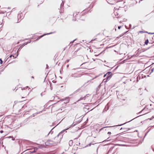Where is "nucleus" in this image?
<instances>
[{"instance_id":"obj_1","label":"nucleus","mask_w":154,"mask_h":154,"mask_svg":"<svg viewBox=\"0 0 154 154\" xmlns=\"http://www.w3.org/2000/svg\"><path fill=\"white\" fill-rule=\"evenodd\" d=\"M68 128H67L66 129L64 130L61 131L60 133L56 137H55L54 139V140L55 141H56L55 142H58V141H60V139L62 137V136H61L59 137L61 135V134H62L63 132H64L66 130H67Z\"/></svg>"},{"instance_id":"obj_2","label":"nucleus","mask_w":154,"mask_h":154,"mask_svg":"<svg viewBox=\"0 0 154 154\" xmlns=\"http://www.w3.org/2000/svg\"><path fill=\"white\" fill-rule=\"evenodd\" d=\"M57 143H58L57 142H54L53 140H48L45 143V145L46 146H50V145H52L54 144H56Z\"/></svg>"},{"instance_id":"obj_3","label":"nucleus","mask_w":154,"mask_h":154,"mask_svg":"<svg viewBox=\"0 0 154 154\" xmlns=\"http://www.w3.org/2000/svg\"><path fill=\"white\" fill-rule=\"evenodd\" d=\"M81 76V75L80 74H73L72 73L71 75V77L77 78L80 77Z\"/></svg>"},{"instance_id":"obj_4","label":"nucleus","mask_w":154,"mask_h":154,"mask_svg":"<svg viewBox=\"0 0 154 154\" xmlns=\"http://www.w3.org/2000/svg\"><path fill=\"white\" fill-rule=\"evenodd\" d=\"M69 97H66L65 98L63 99H62V100L63 101H64V100H66V102H65V103H67L69 101Z\"/></svg>"},{"instance_id":"obj_5","label":"nucleus","mask_w":154,"mask_h":154,"mask_svg":"<svg viewBox=\"0 0 154 154\" xmlns=\"http://www.w3.org/2000/svg\"><path fill=\"white\" fill-rule=\"evenodd\" d=\"M53 32H51L50 33H46V34H44L43 35H41V36H39L38 38L37 39H36V40H38L40 38H42V37H43V36L46 35H49V34H52L53 33Z\"/></svg>"},{"instance_id":"obj_6","label":"nucleus","mask_w":154,"mask_h":154,"mask_svg":"<svg viewBox=\"0 0 154 154\" xmlns=\"http://www.w3.org/2000/svg\"><path fill=\"white\" fill-rule=\"evenodd\" d=\"M53 32H51L50 33H46V34H44L43 35H41V36H39L38 38L37 39H36V40H38L40 38H42V37H43V36L46 35H49V34H52L53 33Z\"/></svg>"},{"instance_id":"obj_7","label":"nucleus","mask_w":154,"mask_h":154,"mask_svg":"<svg viewBox=\"0 0 154 154\" xmlns=\"http://www.w3.org/2000/svg\"><path fill=\"white\" fill-rule=\"evenodd\" d=\"M87 95V94L86 96H85L84 97H81L79 100L77 101H79L80 100H85V97H86V96Z\"/></svg>"},{"instance_id":"obj_8","label":"nucleus","mask_w":154,"mask_h":154,"mask_svg":"<svg viewBox=\"0 0 154 154\" xmlns=\"http://www.w3.org/2000/svg\"><path fill=\"white\" fill-rule=\"evenodd\" d=\"M69 144L70 146H72L73 144V141L72 140H70L69 141Z\"/></svg>"},{"instance_id":"obj_9","label":"nucleus","mask_w":154,"mask_h":154,"mask_svg":"<svg viewBox=\"0 0 154 154\" xmlns=\"http://www.w3.org/2000/svg\"><path fill=\"white\" fill-rule=\"evenodd\" d=\"M128 31L124 32L123 33H122L121 35H120L119 36V37H118V38H119L120 37H122V36L124 35Z\"/></svg>"},{"instance_id":"obj_10","label":"nucleus","mask_w":154,"mask_h":154,"mask_svg":"<svg viewBox=\"0 0 154 154\" xmlns=\"http://www.w3.org/2000/svg\"><path fill=\"white\" fill-rule=\"evenodd\" d=\"M149 40L148 39H147L145 41V44L146 45H147L148 43H149Z\"/></svg>"},{"instance_id":"obj_11","label":"nucleus","mask_w":154,"mask_h":154,"mask_svg":"<svg viewBox=\"0 0 154 154\" xmlns=\"http://www.w3.org/2000/svg\"><path fill=\"white\" fill-rule=\"evenodd\" d=\"M63 5H64L63 2V1H62V2L61 4V5H60V8L61 9H62V8L63 7Z\"/></svg>"},{"instance_id":"obj_12","label":"nucleus","mask_w":154,"mask_h":154,"mask_svg":"<svg viewBox=\"0 0 154 154\" xmlns=\"http://www.w3.org/2000/svg\"><path fill=\"white\" fill-rule=\"evenodd\" d=\"M58 88H63V90H64V87L63 85H59L58 86Z\"/></svg>"},{"instance_id":"obj_13","label":"nucleus","mask_w":154,"mask_h":154,"mask_svg":"<svg viewBox=\"0 0 154 154\" xmlns=\"http://www.w3.org/2000/svg\"><path fill=\"white\" fill-rule=\"evenodd\" d=\"M154 70V68H152L150 70V74Z\"/></svg>"},{"instance_id":"obj_14","label":"nucleus","mask_w":154,"mask_h":154,"mask_svg":"<svg viewBox=\"0 0 154 154\" xmlns=\"http://www.w3.org/2000/svg\"><path fill=\"white\" fill-rule=\"evenodd\" d=\"M78 51V50H77V51H75V52H74V56L75 55H75L78 56V55H79V54H77V52Z\"/></svg>"},{"instance_id":"obj_15","label":"nucleus","mask_w":154,"mask_h":154,"mask_svg":"<svg viewBox=\"0 0 154 154\" xmlns=\"http://www.w3.org/2000/svg\"><path fill=\"white\" fill-rule=\"evenodd\" d=\"M54 128V127L53 128H52V129L51 130V131L49 132V133H48V135L50 134H52L53 133V131H52V129H53Z\"/></svg>"},{"instance_id":"obj_16","label":"nucleus","mask_w":154,"mask_h":154,"mask_svg":"<svg viewBox=\"0 0 154 154\" xmlns=\"http://www.w3.org/2000/svg\"><path fill=\"white\" fill-rule=\"evenodd\" d=\"M38 148L37 147H35L34 148V150L32 152H35L38 149Z\"/></svg>"},{"instance_id":"obj_17","label":"nucleus","mask_w":154,"mask_h":154,"mask_svg":"<svg viewBox=\"0 0 154 154\" xmlns=\"http://www.w3.org/2000/svg\"><path fill=\"white\" fill-rule=\"evenodd\" d=\"M6 12V11H0V14H4Z\"/></svg>"},{"instance_id":"obj_18","label":"nucleus","mask_w":154,"mask_h":154,"mask_svg":"<svg viewBox=\"0 0 154 154\" xmlns=\"http://www.w3.org/2000/svg\"><path fill=\"white\" fill-rule=\"evenodd\" d=\"M79 12H74L73 13V16H74L75 14V15H77L79 14Z\"/></svg>"},{"instance_id":"obj_19","label":"nucleus","mask_w":154,"mask_h":154,"mask_svg":"<svg viewBox=\"0 0 154 154\" xmlns=\"http://www.w3.org/2000/svg\"><path fill=\"white\" fill-rule=\"evenodd\" d=\"M18 56V54H17V55H16V56H14V55H12V57H13V59H14L16 58Z\"/></svg>"},{"instance_id":"obj_20","label":"nucleus","mask_w":154,"mask_h":154,"mask_svg":"<svg viewBox=\"0 0 154 154\" xmlns=\"http://www.w3.org/2000/svg\"><path fill=\"white\" fill-rule=\"evenodd\" d=\"M9 138H12V140H15V139L13 137H11V136H9V137H8Z\"/></svg>"},{"instance_id":"obj_21","label":"nucleus","mask_w":154,"mask_h":154,"mask_svg":"<svg viewBox=\"0 0 154 154\" xmlns=\"http://www.w3.org/2000/svg\"><path fill=\"white\" fill-rule=\"evenodd\" d=\"M3 63V61L2 60V59L0 58V63L2 64Z\"/></svg>"},{"instance_id":"obj_22","label":"nucleus","mask_w":154,"mask_h":154,"mask_svg":"<svg viewBox=\"0 0 154 154\" xmlns=\"http://www.w3.org/2000/svg\"><path fill=\"white\" fill-rule=\"evenodd\" d=\"M30 41L29 42H26V44H25L24 45H27V44H28L29 43H30Z\"/></svg>"},{"instance_id":"obj_23","label":"nucleus","mask_w":154,"mask_h":154,"mask_svg":"<svg viewBox=\"0 0 154 154\" xmlns=\"http://www.w3.org/2000/svg\"><path fill=\"white\" fill-rule=\"evenodd\" d=\"M12 57V55H11L9 57H8L7 59H9V58H11Z\"/></svg>"},{"instance_id":"obj_24","label":"nucleus","mask_w":154,"mask_h":154,"mask_svg":"<svg viewBox=\"0 0 154 154\" xmlns=\"http://www.w3.org/2000/svg\"><path fill=\"white\" fill-rule=\"evenodd\" d=\"M118 145H119L120 146H125V145H124V144H118Z\"/></svg>"},{"instance_id":"obj_25","label":"nucleus","mask_w":154,"mask_h":154,"mask_svg":"<svg viewBox=\"0 0 154 154\" xmlns=\"http://www.w3.org/2000/svg\"><path fill=\"white\" fill-rule=\"evenodd\" d=\"M80 88H79L78 90H77L76 91H75V92H76L79 91L80 90Z\"/></svg>"},{"instance_id":"obj_26","label":"nucleus","mask_w":154,"mask_h":154,"mask_svg":"<svg viewBox=\"0 0 154 154\" xmlns=\"http://www.w3.org/2000/svg\"><path fill=\"white\" fill-rule=\"evenodd\" d=\"M128 122H126V123H124L123 124H121L120 125H119L118 126H122V125H124L126 123H127Z\"/></svg>"},{"instance_id":"obj_27","label":"nucleus","mask_w":154,"mask_h":154,"mask_svg":"<svg viewBox=\"0 0 154 154\" xmlns=\"http://www.w3.org/2000/svg\"><path fill=\"white\" fill-rule=\"evenodd\" d=\"M148 34H154V33L149 32Z\"/></svg>"},{"instance_id":"obj_28","label":"nucleus","mask_w":154,"mask_h":154,"mask_svg":"<svg viewBox=\"0 0 154 154\" xmlns=\"http://www.w3.org/2000/svg\"><path fill=\"white\" fill-rule=\"evenodd\" d=\"M153 118H154V116H152V118H150V119H149L150 120H151L152 119H153Z\"/></svg>"},{"instance_id":"obj_29","label":"nucleus","mask_w":154,"mask_h":154,"mask_svg":"<svg viewBox=\"0 0 154 154\" xmlns=\"http://www.w3.org/2000/svg\"><path fill=\"white\" fill-rule=\"evenodd\" d=\"M121 26H118V29H121Z\"/></svg>"},{"instance_id":"obj_30","label":"nucleus","mask_w":154,"mask_h":154,"mask_svg":"<svg viewBox=\"0 0 154 154\" xmlns=\"http://www.w3.org/2000/svg\"><path fill=\"white\" fill-rule=\"evenodd\" d=\"M69 61V59L67 60L66 61V62L68 63Z\"/></svg>"},{"instance_id":"obj_31","label":"nucleus","mask_w":154,"mask_h":154,"mask_svg":"<svg viewBox=\"0 0 154 154\" xmlns=\"http://www.w3.org/2000/svg\"><path fill=\"white\" fill-rule=\"evenodd\" d=\"M76 40V39H75V40H73L72 41V42H70V43H73L74 41H75V40Z\"/></svg>"},{"instance_id":"obj_32","label":"nucleus","mask_w":154,"mask_h":154,"mask_svg":"<svg viewBox=\"0 0 154 154\" xmlns=\"http://www.w3.org/2000/svg\"><path fill=\"white\" fill-rule=\"evenodd\" d=\"M111 73V72H107V74H108L109 75L110 74V73Z\"/></svg>"},{"instance_id":"obj_33","label":"nucleus","mask_w":154,"mask_h":154,"mask_svg":"<svg viewBox=\"0 0 154 154\" xmlns=\"http://www.w3.org/2000/svg\"><path fill=\"white\" fill-rule=\"evenodd\" d=\"M143 110V109L141 111H140V112H139L138 113H140Z\"/></svg>"},{"instance_id":"obj_34","label":"nucleus","mask_w":154,"mask_h":154,"mask_svg":"<svg viewBox=\"0 0 154 154\" xmlns=\"http://www.w3.org/2000/svg\"><path fill=\"white\" fill-rule=\"evenodd\" d=\"M25 44H24L23 45H21V46H20V48H22V47H23V46H24V45Z\"/></svg>"},{"instance_id":"obj_35","label":"nucleus","mask_w":154,"mask_h":154,"mask_svg":"<svg viewBox=\"0 0 154 154\" xmlns=\"http://www.w3.org/2000/svg\"><path fill=\"white\" fill-rule=\"evenodd\" d=\"M48 66L47 64H46V68L48 69Z\"/></svg>"},{"instance_id":"obj_36","label":"nucleus","mask_w":154,"mask_h":154,"mask_svg":"<svg viewBox=\"0 0 154 154\" xmlns=\"http://www.w3.org/2000/svg\"><path fill=\"white\" fill-rule=\"evenodd\" d=\"M117 97H118V98H120L119 97V96H118V92H117Z\"/></svg>"},{"instance_id":"obj_37","label":"nucleus","mask_w":154,"mask_h":154,"mask_svg":"<svg viewBox=\"0 0 154 154\" xmlns=\"http://www.w3.org/2000/svg\"><path fill=\"white\" fill-rule=\"evenodd\" d=\"M3 131L2 130H1V131H0V133H3Z\"/></svg>"},{"instance_id":"obj_38","label":"nucleus","mask_w":154,"mask_h":154,"mask_svg":"<svg viewBox=\"0 0 154 154\" xmlns=\"http://www.w3.org/2000/svg\"><path fill=\"white\" fill-rule=\"evenodd\" d=\"M129 26L130 28H131V24H130L129 25Z\"/></svg>"},{"instance_id":"obj_39","label":"nucleus","mask_w":154,"mask_h":154,"mask_svg":"<svg viewBox=\"0 0 154 154\" xmlns=\"http://www.w3.org/2000/svg\"><path fill=\"white\" fill-rule=\"evenodd\" d=\"M111 134V132H108V134Z\"/></svg>"},{"instance_id":"obj_40","label":"nucleus","mask_w":154,"mask_h":154,"mask_svg":"<svg viewBox=\"0 0 154 154\" xmlns=\"http://www.w3.org/2000/svg\"><path fill=\"white\" fill-rule=\"evenodd\" d=\"M122 129H125V128H122L120 129V130H121Z\"/></svg>"},{"instance_id":"obj_41","label":"nucleus","mask_w":154,"mask_h":154,"mask_svg":"<svg viewBox=\"0 0 154 154\" xmlns=\"http://www.w3.org/2000/svg\"><path fill=\"white\" fill-rule=\"evenodd\" d=\"M100 86H101L100 85H99L98 86V88H100Z\"/></svg>"},{"instance_id":"obj_42","label":"nucleus","mask_w":154,"mask_h":154,"mask_svg":"<svg viewBox=\"0 0 154 154\" xmlns=\"http://www.w3.org/2000/svg\"><path fill=\"white\" fill-rule=\"evenodd\" d=\"M91 145V144L90 143L89 145H87V146H90Z\"/></svg>"},{"instance_id":"obj_43","label":"nucleus","mask_w":154,"mask_h":154,"mask_svg":"<svg viewBox=\"0 0 154 154\" xmlns=\"http://www.w3.org/2000/svg\"><path fill=\"white\" fill-rule=\"evenodd\" d=\"M141 89V88H139V89H138V91H140Z\"/></svg>"},{"instance_id":"obj_44","label":"nucleus","mask_w":154,"mask_h":154,"mask_svg":"<svg viewBox=\"0 0 154 154\" xmlns=\"http://www.w3.org/2000/svg\"><path fill=\"white\" fill-rule=\"evenodd\" d=\"M145 33H148V32H147V31H145L144 32Z\"/></svg>"},{"instance_id":"obj_45","label":"nucleus","mask_w":154,"mask_h":154,"mask_svg":"<svg viewBox=\"0 0 154 154\" xmlns=\"http://www.w3.org/2000/svg\"><path fill=\"white\" fill-rule=\"evenodd\" d=\"M25 89V88H22V90H24Z\"/></svg>"},{"instance_id":"obj_46","label":"nucleus","mask_w":154,"mask_h":154,"mask_svg":"<svg viewBox=\"0 0 154 154\" xmlns=\"http://www.w3.org/2000/svg\"><path fill=\"white\" fill-rule=\"evenodd\" d=\"M118 66H117L116 68L115 69H117L118 68Z\"/></svg>"},{"instance_id":"obj_47","label":"nucleus","mask_w":154,"mask_h":154,"mask_svg":"<svg viewBox=\"0 0 154 154\" xmlns=\"http://www.w3.org/2000/svg\"><path fill=\"white\" fill-rule=\"evenodd\" d=\"M152 149L153 151L154 152V149L152 148Z\"/></svg>"},{"instance_id":"obj_48","label":"nucleus","mask_w":154,"mask_h":154,"mask_svg":"<svg viewBox=\"0 0 154 154\" xmlns=\"http://www.w3.org/2000/svg\"><path fill=\"white\" fill-rule=\"evenodd\" d=\"M153 38H154V35H153V37H152V39H153Z\"/></svg>"},{"instance_id":"obj_49","label":"nucleus","mask_w":154,"mask_h":154,"mask_svg":"<svg viewBox=\"0 0 154 154\" xmlns=\"http://www.w3.org/2000/svg\"><path fill=\"white\" fill-rule=\"evenodd\" d=\"M25 151H24L22 153H21V154H23L24 152Z\"/></svg>"},{"instance_id":"obj_50","label":"nucleus","mask_w":154,"mask_h":154,"mask_svg":"<svg viewBox=\"0 0 154 154\" xmlns=\"http://www.w3.org/2000/svg\"><path fill=\"white\" fill-rule=\"evenodd\" d=\"M9 13V12H8L7 13V14H6V16H7V15H8V14Z\"/></svg>"},{"instance_id":"obj_51","label":"nucleus","mask_w":154,"mask_h":154,"mask_svg":"<svg viewBox=\"0 0 154 154\" xmlns=\"http://www.w3.org/2000/svg\"><path fill=\"white\" fill-rule=\"evenodd\" d=\"M33 114V116H34V114Z\"/></svg>"},{"instance_id":"obj_52","label":"nucleus","mask_w":154,"mask_h":154,"mask_svg":"<svg viewBox=\"0 0 154 154\" xmlns=\"http://www.w3.org/2000/svg\"><path fill=\"white\" fill-rule=\"evenodd\" d=\"M3 71V69L2 70H1V72H2V71Z\"/></svg>"},{"instance_id":"obj_53","label":"nucleus","mask_w":154,"mask_h":154,"mask_svg":"<svg viewBox=\"0 0 154 154\" xmlns=\"http://www.w3.org/2000/svg\"><path fill=\"white\" fill-rule=\"evenodd\" d=\"M69 66V65H67L66 66H67V67H68Z\"/></svg>"},{"instance_id":"obj_54","label":"nucleus","mask_w":154,"mask_h":154,"mask_svg":"<svg viewBox=\"0 0 154 154\" xmlns=\"http://www.w3.org/2000/svg\"><path fill=\"white\" fill-rule=\"evenodd\" d=\"M32 78H33V79H34V77L33 76L32 77Z\"/></svg>"},{"instance_id":"obj_55","label":"nucleus","mask_w":154,"mask_h":154,"mask_svg":"<svg viewBox=\"0 0 154 154\" xmlns=\"http://www.w3.org/2000/svg\"><path fill=\"white\" fill-rule=\"evenodd\" d=\"M119 135V134H116V136H117V135Z\"/></svg>"},{"instance_id":"obj_56","label":"nucleus","mask_w":154,"mask_h":154,"mask_svg":"<svg viewBox=\"0 0 154 154\" xmlns=\"http://www.w3.org/2000/svg\"><path fill=\"white\" fill-rule=\"evenodd\" d=\"M2 24V23L0 24V25H1V27H2V26H1Z\"/></svg>"},{"instance_id":"obj_57","label":"nucleus","mask_w":154,"mask_h":154,"mask_svg":"<svg viewBox=\"0 0 154 154\" xmlns=\"http://www.w3.org/2000/svg\"><path fill=\"white\" fill-rule=\"evenodd\" d=\"M28 86H26V88H28Z\"/></svg>"},{"instance_id":"obj_58","label":"nucleus","mask_w":154,"mask_h":154,"mask_svg":"<svg viewBox=\"0 0 154 154\" xmlns=\"http://www.w3.org/2000/svg\"><path fill=\"white\" fill-rule=\"evenodd\" d=\"M41 95L42 96V93L41 94Z\"/></svg>"},{"instance_id":"obj_59","label":"nucleus","mask_w":154,"mask_h":154,"mask_svg":"<svg viewBox=\"0 0 154 154\" xmlns=\"http://www.w3.org/2000/svg\"><path fill=\"white\" fill-rule=\"evenodd\" d=\"M132 119V120H131V121H129V122H130L131 121V120H133V119Z\"/></svg>"},{"instance_id":"obj_60","label":"nucleus","mask_w":154,"mask_h":154,"mask_svg":"<svg viewBox=\"0 0 154 154\" xmlns=\"http://www.w3.org/2000/svg\"><path fill=\"white\" fill-rule=\"evenodd\" d=\"M140 0V2H139V3H140V1H142V0Z\"/></svg>"},{"instance_id":"obj_61","label":"nucleus","mask_w":154,"mask_h":154,"mask_svg":"<svg viewBox=\"0 0 154 154\" xmlns=\"http://www.w3.org/2000/svg\"><path fill=\"white\" fill-rule=\"evenodd\" d=\"M18 20H18L17 22V23H18V22H18Z\"/></svg>"},{"instance_id":"obj_62","label":"nucleus","mask_w":154,"mask_h":154,"mask_svg":"<svg viewBox=\"0 0 154 154\" xmlns=\"http://www.w3.org/2000/svg\"><path fill=\"white\" fill-rule=\"evenodd\" d=\"M19 14H18V17L19 16Z\"/></svg>"},{"instance_id":"obj_63","label":"nucleus","mask_w":154,"mask_h":154,"mask_svg":"<svg viewBox=\"0 0 154 154\" xmlns=\"http://www.w3.org/2000/svg\"><path fill=\"white\" fill-rule=\"evenodd\" d=\"M146 134H145V136H144V137L146 136Z\"/></svg>"},{"instance_id":"obj_64","label":"nucleus","mask_w":154,"mask_h":154,"mask_svg":"<svg viewBox=\"0 0 154 154\" xmlns=\"http://www.w3.org/2000/svg\"><path fill=\"white\" fill-rule=\"evenodd\" d=\"M35 114H38V113H35Z\"/></svg>"}]
</instances>
